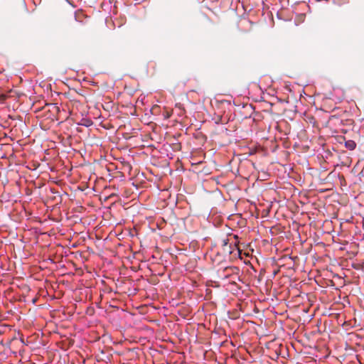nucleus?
Instances as JSON below:
<instances>
[{
  "label": "nucleus",
  "instance_id": "obj_2",
  "mask_svg": "<svg viewBox=\"0 0 364 364\" xmlns=\"http://www.w3.org/2000/svg\"><path fill=\"white\" fill-rule=\"evenodd\" d=\"M8 96L6 94H0V103L3 104L6 100Z\"/></svg>",
  "mask_w": 364,
  "mask_h": 364
},
{
  "label": "nucleus",
  "instance_id": "obj_1",
  "mask_svg": "<svg viewBox=\"0 0 364 364\" xmlns=\"http://www.w3.org/2000/svg\"><path fill=\"white\" fill-rule=\"evenodd\" d=\"M345 146L346 147L349 149V150H353L355 149V146H356V144L354 141L353 140H348L347 141H346V144H345Z\"/></svg>",
  "mask_w": 364,
  "mask_h": 364
},
{
  "label": "nucleus",
  "instance_id": "obj_4",
  "mask_svg": "<svg viewBox=\"0 0 364 364\" xmlns=\"http://www.w3.org/2000/svg\"><path fill=\"white\" fill-rule=\"evenodd\" d=\"M176 107H178L179 109H182V110H183V112H184V111H185V110H184V109L182 107V105H181V104H179V105H176Z\"/></svg>",
  "mask_w": 364,
  "mask_h": 364
},
{
  "label": "nucleus",
  "instance_id": "obj_3",
  "mask_svg": "<svg viewBox=\"0 0 364 364\" xmlns=\"http://www.w3.org/2000/svg\"><path fill=\"white\" fill-rule=\"evenodd\" d=\"M164 117L165 119H168L171 117V112H168V111H166V112H164Z\"/></svg>",
  "mask_w": 364,
  "mask_h": 364
}]
</instances>
